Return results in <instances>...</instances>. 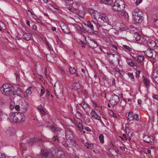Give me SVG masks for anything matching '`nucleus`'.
Listing matches in <instances>:
<instances>
[{
    "instance_id": "obj_1",
    "label": "nucleus",
    "mask_w": 158,
    "mask_h": 158,
    "mask_svg": "<svg viewBox=\"0 0 158 158\" xmlns=\"http://www.w3.org/2000/svg\"><path fill=\"white\" fill-rule=\"evenodd\" d=\"M134 21L137 23L142 22L143 20V12L138 9H135L132 13Z\"/></svg>"
},
{
    "instance_id": "obj_2",
    "label": "nucleus",
    "mask_w": 158,
    "mask_h": 158,
    "mask_svg": "<svg viewBox=\"0 0 158 158\" xmlns=\"http://www.w3.org/2000/svg\"><path fill=\"white\" fill-rule=\"evenodd\" d=\"M11 86L10 85L4 84L1 88V92L6 96L10 97V98L12 100L11 97L13 95V91L12 90Z\"/></svg>"
},
{
    "instance_id": "obj_3",
    "label": "nucleus",
    "mask_w": 158,
    "mask_h": 158,
    "mask_svg": "<svg viewBox=\"0 0 158 158\" xmlns=\"http://www.w3.org/2000/svg\"><path fill=\"white\" fill-rule=\"evenodd\" d=\"M53 149H45L41 152V158H52L54 156Z\"/></svg>"
},
{
    "instance_id": "obj_4",
    "label": "nucleus",
    "mask_w": 158,
    "mask_h": 158,
    "mask_svg": "<svg viewBox=\"0 0 158 158\" xmlns=\"http://www.w3.org/2000/svg\"><path fill=\"white\" fill-rule=\"evenodd\" d=\"M125 5L124 2L122 0H116L114 2L113 9L115 11H118L121 9H123Z\"/></svg>"
},
{
    "instance_id": "obj_5",
    "label": "nucleus",
    "mask_w": 158,
    "mask_h": 158,
    "mask_svg": "<svg viewBox=\"0 0 158 158\" xmlns=\"http://www.w3.org/2000/svg\"><path fill=\"white\" fill-rule=\"evenodd\" d=\"M65 137L66 139L70 142L74 140V136L73 131L69 128L65 129Z\"/></svg>"
},
{
    "instance_id": "obj_6",
    "label": "nucleus",
    "mask_w": 158,
    "mask_h": 158,
    "mask_svg": "<svg viewBox=\"0 0 158 158\" xmlns=\"http://www.w3.org/2000/svg\"><path fill=\"white\" fill-rule=\"evenodd\" d=\"M91 11V15L93 20L92 22L96 25L98 23L97 20L100 18L101 14L98 12L94 11L92 10Z\"/></svg>"
},
{
    "instance_id": "obj_7",
    "label": "nucleus",
    "mask_w": 158,
    "mask_h": 158,
    "mask_svg": "<svg viewBox=\"0 0 158 158\" xmlns=\"http://www.w3.org/2000/svg\"><path fill=\"white\" fill-rule=\"evenodd\" d=\"M119 101V97L117 95L114 94L111 95L109 102L111 105H114L118 104Z\"/></svg>"
},
{
    "instance_id": "obj_8",
    "label": "nucleus",
    "mask_w": 158,
    "mask_h": 158,
    "mask_svg": "<svg viewBox=\"0 0 158 158\" xmlns=\"http://www.w3.org/2000/svg\"><path fill=\"white\" fill-rule=\"evenodd\" d=\"M108 56L110 62L112 64H113L114 61H117L118 63L120 61L119 56L117 54H109Z\"/></svg>"
},
{
    "instance_id": "obj_9",
    "label": "nucleus",
    "mask_w": 158,
    "mask_h": 158,
    "mask_svg": "<svg viewBox=\"0 0 158 158\" xmlns=\"http://www.w3.org/2000/svg\"><path fill=\"white\" fill-rule=\"evenodd\" d=\"M37 142L39 143H41V144L40 145V146L43 145V141L42 139L34 138L33 139L30 138L27 140V144L30 145H32L35 142Z\"/></svg>"
},
{
    "instance_id": "obj_10",
    "label": "nucleus",
    "mask_w": 158,
    "mask_h": 158,
    "mask_svg": "<svg viewBox=\"0 0 158 158\" xmlns=\"http://www.w3.org/2000/svg\"><path fill=\"white\" fill-rule=\"evenodd\" d=\"M52 149H53L54 156L56 155V156L60 158H64L65 157V153L60 150H58L55 148H53Z\"/></svg>"
},
{
    "instance_id": "obj_11",
    "label": "nucleus",
    "mask_w": 158,
    "mask_h": 158,
    "mask_svg": "<svg viewBox=\"0 0 158 158\" xmlns=\"http://www.w3.org/2000/svg\"><path fill=\"white\" fill-rule=\"evenodd\" d=\"M153 136L148 135H145L143 137V140L146 143L152 144L154 143Z\"/></svg>"
},
{
    "instance_id": "obj_12",
    "label": "nucleus",
    "mask_w": 158,
    "mask_h": 158,
    "mask_svg": "<svg viewBox=\"0 0 158 158\" xmlns=\"http://www.w3.org/2000/svg\"><path fill=\"white\" fill-rule=\"evenodd\" d=\"M16 116L17 118V123L23 122L25 120V117L23 113L16 112Z\"/></svg>"
},
{
    "instance_id": "obj_13",
    "label": "nucleus",
    "mask_w": 158,
    "mask_h": 158,
    "mask_svg": "<svg viewBox=\"0 0 158 158\" xmlns=\"http://www.w3.org/2000/svg\"><path fill=\"white\" fill-rule=\"evenodd\" d=\"M86 41L88 44V45L92 48H95L98 46V44L95 40L93 39H90L89 42Z\"/></svg>"
},
{
    "instance_id": "obj_14",
    "label": "nucleus",
    "mask_w": 158,
    "mask_h": 158,
    "mask_svg": "<svg viewBox=\"0 0 158 158\" xmlns=\"http://www.w3.org/2000/svg\"><path fill=\"white\" fill-rule=\"evenodd\" d=\"M118 14L120 18H124L128 19V15L126 12L123 10V9H121L118 11Z\"/></svg>"
},
{
    "instance_id": "obj_15",
    "label": "nucleus",
    "mask_w": 158,
    "mask_h": 158,
    "mask_svg": "<svg viewBox=\"0 0 158 158\" xmlns=\"http://www.w3.org/2000/svg\"><path fill=\"white\" fill-rule=\"evenodd\" d=\"M14 94L17 95L18 96L22 98L25 97V95L23 94L21 90L19 88H18L16 91L14 92L13 91V95H12V99H14Z\"/></svg>"
},
{
    "instance_id": "obj_16",
    "label": "nucleus",
    "mask_w": 158,
    "mask_h": 158,
    "mask_svg": "<svg viewBox=\"0 0 158 158\" xmlns=\"http://www.w3.org/2000/svg\"><path fill=\"white\" fill-rule=\"evenodd\" d=\"M67 9L68 10V12L73 16H76L78 12L77 9L71 8L70 7H67Z\"/></svg>"
},
{
    "instance_id": "obj_17",
    "label": "nucleus",
    "mask_w": 158,
    "mask_h": 158,
    "mask_svg": "<svg viewBox=\"0 0 158 158\" xmlns=\"http://www.w3.org/2000/svg\"><path fill=\"white\" fill-rule=\"evenodd\" d=\"M152 19L154 26L158 27V14H154L152 16Z\"/></svg>"
},
{
    "instance_id": "obj_18",
    "label": "nucleus",
    "mask_w": 158,
    "mask_h": 158,
    "mask_svg": "<svg viewBox=\"0 0 158 158\" xmlns=\"http://www.w3.org/2000/svg\"><path fill=\"white\" fill-rule=\"evenodd\" d=\"M84 109V110L86 111H87V109L90 108V106L86 103L85 101H82V103L79 104Z\"/></svg>"
},
{
    "instance_id": "obj_19",
    "label": "nucleus",
    "mask_w": 158,
    "mask_h": 158,
    "mask_svg": "<svg viewBox=\"0 0 158 158\" xmlns=\"http://www.w3.org/2000/svg\"><path fill=\"white\" fill-rule=\"evenodd\" d=\"M10 118L11 122L17 123V118L16 116V112L12 113L10 115Z\"/></svg>"
},
{
    "instance_id": "obj_20",
    "label": "nucleus",
    "mask_w": 158,
    "mask_h": 158,
    "mask_svg": "<svg viewBox=\"0 0 158 158\" xmlns=\"http://www.w3.org/2000/svg\"><path fill=\"white\" fill-rule=\"evenodd\" d=\"M46 56L48 60L51 62H54L55 59L56 58L55 55L53 54H48Z\"/></svg>"
},
{
    "instance_id": "obj_21",
    "label": "nucleus",
    "mask_w": 158,
    "mask_h": 158,
    "mask_svg": "<svg viewBox=\"0 0 158 158\" xmlns=\"http://www.w3.org/2000/svg\"><path fill=\"white\" fill-rule=\"evenodd\" d=\"M29 107L28 103L25 101L22 102L21 109H23L25 111H27Z\"/></svg>"
},
{
    "instance_id": "obj_22",
    "label": "nucleus",
    "mask_w": 158,
    "mask_h": 158,
    "mask_svg": "<svg viewBox=\"0 0 158 158\" xmlns=\"http://www.w3.org/2000/svg\"><path fill=\"white\" fill-rule=\"evenodd\" d=\"M153 50L151 49H148L147 50L144 52V53L147 57L152 58L153 56Z\"/></svg>"
},
{
    "instance_id": "obj_23",
    "label": "nucleus",
    "mask_w": 158,
    "mask_h": 158,
    "mask_svg": "<svg viewBox=\"0 0 158 158\" xmlns=\"http://www.w3.org/2000/svg\"><path fill=\"white\" fill-rule=\"evenodd\" d=\"M73 87L74 89H79L82 86V85L79 82L74 83L73 84Z\"/></svg>"
},
{
    "instance_id": "obj_24",
    "label": "nucleus",
    "mask_w": 158,
    "mask_h": 158,
    "mask_svg": "<svg viewBox=\"0 0 158 158\" xmlns=\"http://www.w3.org/2000/svg\"><path fill=\"white\" fill-rule=\"evenodd\" d=\"M62 31L64 33H69L70 32L69 27L65 25H64L61 27Z\"/></svg>"
},
{
    "instance_id": "obj_25",
    "label": "nucleus",
    "mask_w": 158,
    "mask_h": 158,
    "mask_svg": "<svg viewBox=\"0 0 158 158\" xmlns=\"http://www.w3.org/2000/svg\"><path fill=\"white\" fill-rule=\"evenodd\" d=\"M31 36V35L29 32L25 33L23 36V38L26 40H30Z\"/></svg>"
},
{
    "instance_id": "obj_26",
    "label": "nucleus",
    "mask_w": 158,
    "mask_h": 158,
    "mask_svg": "<svg viewBox=\"0 0 158 158\" xmlns=\"http://www.w3.org/2000/svg\"><path fill=\"white\" fill-rule=\"evenodd\" d=\"M50 129L53 132H60L61 131V129L56 127L52 126V127H50Z\"/></svg>"
},
{
    "instance_id": "obj_27",
    "label": "nucleus",
    "mask_w": 158,
    "mask_h": 158,
    "mask_svg": "<svg viewBox=\"0 0 158 158\" xmlns=\"http://www.w3.org/2000/svg\"><path fill=\"white\" fill-rule=\"evenodd\" d=\"M143 83L146 85L147 87H148L150 85V81L149 79L146 78L144 76H143Z\"/></svg>"
},
{
    "instance_id": "obj_28",
    "label": "nucleus",
    "mask_w": 158,
    "mask_h": 158,
    "mask_svg": "<svg viewBox=\"0 0 158 158\" xmlns=\"http://www.w3.org/2000/svg\"><path fill=\"white\" fill-rule=\"evenodd\" d=\"M99 19L106 23H107L108 22V19L107 17L105 14H101Z\"/></svg>"
},
{
    "instance_id": "obj_29",
    "label": "nucleus",
    "mask_w": 158,
    "mask_h": 158,
    "mask_svg": "<svg viewBox=\"0 0 158 158\" xmlns=\"http://www.w3.org/2000/svg\"><path fill=\"white\" fill-rule=\"evenodd\" d=\"M148 43V45L150 47L153 48L155 47L156 46H157L155 41L153 40L149 41Z\"/></svg>"
},
{
    "instance_id": "obj_30",
    "label": "nucleus",
    "mask_w": 158,
    "mask_h": 158,
    "mask_svg": "<svg viewBox=\"0 0 158 158\" xmlns=\"http://www.w3.org/2000/svg\"><path fill=\"white\" fill-rule=\"evenodd\" d=\"M134 114L132 112H130L129 113L128 116V120L129 121H132L133 120Z\"/></svg>"
},
{
    "instance_id": "obj_31",
    "label": "nucleus",
    "mask_w": 158,
    "mask_h": 158,
    "mask_svg": "<svg viewBox=\"0 0 158 158\" xmlns=\"http://www.w3.org/2000/svg\"><path fill=\"white\" fill-rule=\"evenodd\" d=\"M93 23L92 22V23L89 21H88L87 23V25L88 27L91 29V30L92 31V32L94 31V27Z\"/></svg>"
},
{
    "instance_id": "obj_32",
    "label": "nucleus",
    "mask_w": 158,
    "mask_h": 158,
    "mask_svg": "<svg viewBox=\"0 0 158 158\" xmlns=\"http://www.w3.org/2000/svg\"><path fill=\"white\" fill-rule=\"evenodd\" d=\"M7 133L10 135H12L15 133V131L13 127L10 128L7 131Z\"/></svg>"
},
{
    "instance_id": "obj_33",
    "label": "nucleus",
    "mask_w": 158,
    "mask_h": 158,
    "mask_svg": "<svg viewBox=\"0 0 158 158\" xmlns=\"http://www.w3.org/2000/svg\"><path fill=\"white\" fill-rule=\"evenodd\" d=\"M5 30L6 29V27L5 25L2 21H0V31H2V29Z\"/></svg>"
},
{
    "instance_id": "obj_34",
    "label": "nucleus",
    "mask_w": 158,
    "mask_h": 158,
    "mask_svg": "<svg viewBox=\"0 0 158 158\" xmlns=\"http://www.w3.org/2000/svg\"><path fill=\"white\" fill-rule=\"evenodd\" d=\"M158 75H156L155 74V73L152 75V77L153 78L154 80L156 83H158Z\"/></svg>"
},
{
    "instance_id": "obj_35",
    "label": "nucleus",
    "mask_w": 158,
    "mask_h": 158,
    "mask_svg": "<svg viewBox=\"0 0 158 158\" xmlns=\"http://www.w3.org/2000/svg\"><path fill=\"white\" fill-rule=\"evenodd\" d=\"M32 88V87H29L26 90V93L28 95H30L32 93L31 89Z\"/></svg>"
},
{
    "instance_id": "obj_36",
    "label": "nucleus",
    "mask_w": 158,
    "mask_h": 158,
    "mask_svg": "<svg viewBox=\"0 0 158 158\" xmlns=\"http://www.w3.org/2000/svg\"><path fill=\"white\" fill-rule=\"evenodd\" d=\"M78 129L81 132L83 131V128L82 123L81 122H79L77 124Z\"/></svg>"
},
{
    "instance_id": "obj_37",
    "label": "nucleus",
    "mask_w": 158,
    "mask_h": 158,
    "mask_svg": "<svg viewBox=\"0 0 158 158\" xmlns=\"http://www.w3.org/2000/svg\"><path fill=\"white\" fill-rule=\"evenodd\" d=\"M102 2L104 3L107 5H110L112 3V0H103Z\"/></svg>"
},
{
    "instance_id": "obj_38",
    "label": "nucleus",
    "mask_w": 158,
    "mask_h": 158,
    "mask_svg": "<svg viewBox=\"0 0 158 158\" xmlns=\"http://www.w3.org/2000/svg\"><path fill=\"white\" fill-rule=\"evenodd\" d=\"M69 71L70 73L72 74H74L76 72V70L74 67H70L69 68Z\"/></svg>"
},
{
    "instance_id": "obj_39",
    "label": "nucleus",
    "mask_w": 158,
    "mask_h": 158,
    "mask_svg": "<svg viewBox=\"0 0 158 158\" xmlns=\"http://www.w3.org/2000/svg\"><path fill=\"white\" fill-rule=\"evenodd\" d=\"M99 138L101 143H103L104 142V137L103 134H101L99 136Z\"/></svg>"
},
{
    "instance_id": "obj_40",
    "label": "nucleus",
    "mask_w": 158,
    "mask_h": 158,
    "mask_svg": "<svg viewBox=\"0 0 158 158\" xmlns=\"http://www.w3.org/2000/svg\"><path fill=\"white\" fill-rule=\"evenodd\" d=\"M144 59V57L143 56H139L137 57V61L139 62H141Z\"/></svg>"
},
{
    "instance_id": "obj_41",
    "label": "nucleus",
    "mask_w": 158,
    "mask_h": 158,
    "mask_svg": "<svg viewBox=\"0 0 158 158\" xmlns=\"http://www.w3.org/2000/svg\"><path fill=\"white\" fill-rule=\"evenodd\" d=\"M109 113L114 118H116V114L114 113L112 110H110L109 111Z\"/></svg>"
},
{
    "instance_id": "obj_42",
    "label": "nucleus",
    "mask_w": 158,
    "mask_h": 158,
    "mask_svg": "<svg viewBox=\"0 0 158 158\" xmlns=\"http://www.w3.org/2000/svg\"><path fill=\"white\" fill-rule=\"evenodd\" d=\"M79 44L81 45L82 48H85L86 46V44L82 40H80L79 42Z\"/></svg>"
},
{
    "instance_id": "obj_43",
    "label": "nucleus",
    "mask_w": 158,
    "mask_h": 158,
    "mask_svg": "<svg viewBox=\"0 0 158 158\" xmlns=\"http://www.w3.org/2000/svg\"><path fill=\"white\" fill-rule=\"evenodd\" d=\"M73 26L75 28H76L77 30H81V29H82V28L77 24H74L73 25Z\"/></svg>"
},
{
    "instance_id": "obj_44",
    "label": "nucleus",
    "mask_w": 158,
    "mask_h": 158,
    "mask_svg": "<svg viewBox=\"0 0 158 158\" xmlns=\"http://www.w3.org/2000/svg\"><path fill=\"white\" fill-rule=\"evenodd\" d=\"M45 92V90L44 88L43 87H42V89L41 90L40 96L41 97L42 96Z\"/></svg>"
},
{
    "instance_id": "obj_45",
    "label": "nucleus",
    "mask_w": 158,
    "mask_h": 158,
    "mask_svg": "<svg viewBox=\"0 0 158 158\" xmlns=\"http://www.w3.org/2000/svg\"><path fill=\"white\" fill-rule=\"evenodd\" d=\"M72 7L71 8H73L74 9H77V8H78V6L77 5V4L75 3H73L72 4Z\"/></svg>"
},
{
    "instance_id": "obj_46",
    "label": "nucleus",
    "mask_w": 158,
    "mask_h": 158,
    "mask_svg": "<svg viewBox=\"0 0 158 158\" xmlns=\"http://www.w3.org/2000/svg\"><path fill=\"white\" fill-rule=\"evenodd\" d=\"M20 146L22 148L24 149V150H26L27 149V148L24 147L25 146L27 145V144L24 143H21L20 144Z\"/></svg>"
},
{
    "instance_id": "obj_47",
    "label": "nucleus",
    "mask_w": 158,
    "mask_h": 158,
    "mask_svg": "<svg viewBox=\"0 0 158 158\" xmlns=\"http://www.w3.org/2000/svg\"><path fill=\"white\" fill-rule=\"evenodd\" d=\"M123 47L124 48L127 49L129 51H130L132 50V48L127 45H123Z\"/></svg>"
},
{
    "instance_id": "obj_48",
    "label": "nucleus",
    "mask_w": 158,
    "mask_h": 158,
    "mask_svg": "<svg viewBox=\"0 0 158 158\" xmlns=\"http://www.w3.org/2000/svg\"><path fill=\"white\" fill-rule=\"evenodd\" d=\"M115 70L117 72H119V73L122 76H123L124 74V72L123 71L120 70L117 68L115 69Z\"/></svg>"
},
{
    "instance_id": "obj_49",
    "label": "nucleus",
    "mask_w": 158,
    "mask_h": 158,
    "mask_svg": "<svg viewBox=\"0 0 158 158\" xmlns=\"http://www.w3.org/2000/svg\"><path fill=\"white\" fill-rule=\"evenodd\" d=\"M128 75L129 78L132 80V81L134 80V78L133 76V75L132 73H128Z\"/></svg>"
},
{
    "instance_id": "obj_50",
    "label": "nucleus",
    "mask_w": 158,
    "mask_h": 158,
    "mask_svg": "<svg viewBox=\"0 0 158 158\" xmlns=\"http://www.w3.org/2000/svg\"><path fill=\"white\" fill-rule=\"evenodd\" d=\"M154 139L156 142L158 143V133L156 134L154 136L153 139Z\"/></svg>"
},
{
    "instance_id": "obj_51",
    "label": "nucleus",
    "mask_w": 158,
    "mask_h": 158,
    "mask_svg": "<svg viewBox=\"0 0 158 158\" xmlns=\"http://www.w3.org/2000/svg\"><path fill=\"white\" fill-rule=\"evenodd\" d=\"M127 64L131 66H134L135 65L134 63L131 60H129V61L127 63Z\"/></svg>"
},
{
    "instance_id": "obj_52",
    "label": "nucleus",
    "mask_w": 158,
    "mask_h": 158,
    "mask_svg": "<svg viewBox=\"0 0 158 158\" xmlns=\"http://www.w3.org/2000/svg\"><path fill=\"white\" fill-rule=\"evenodd\" d=\"M135 119L136 121H138L139 120L138 115L136 114H135V115H134L133 119Z\"/></svg>"
},
{
    "instance_id": "obj_53",
    "label": "nucleus",
    "mask_w": 158,
    "mask_h": 158,
    "mask_svg": "<svg viewBox=\"0 0 158 158\" xmlns=\"http://www.w3.org/2000/svg\"><path fill=\"white\" fill-rule=\"evenodd\" d=\"M52 141L54 142H56V141H58V138L57 136H54V137L52 138L51 141Z\"/></svg>"
},
{
    "instance_id": "obj_54",
    "label": "nucleus",
    "mask_w": 158,
    "mask_h": 158,
    "mask_svg": "<svg viewBox=\"0 0 158 158\" xmlns=\"http://www.w3.org/2000/svg\"><path fill=\"white\" fill-rule=\"evenodd\" d=\"M57 42L58 44L59 45V46L60 47H61L62 46V43L61 41L59 39H58L57 40Z\"/></svg>"
},
{
    "instance_id": "obj_55",
    "label": "nucleus",
    "mask_w": 158,
    "mask_h": 158,
    "mask_svg": "<svg viewBox=\"0 0 158 158\" xmlns=\"http://www.w3.org/2000/svg\"><path fill=\"white\" fill-rule=\"evenodd\" d=\"M62 143L63 145L65 147H67L68 146V144L66 141H62Z\"/></svg>"
},
{
    "instance_id": "obj_56",
    "label": "nucleus",
    "mask_w": 158,
    "mask_h": 158,
    "mask_svg": "<svg viewBox=\"0 0 158 158\" xmlns=\"http://www.w3.org/2000/svg\"><path fill=\"white\" fill-rule=\"evenodd\" d=\"M47 45L49 49L50 50L53 51V49L51 45L50 44H49L48 43H47Z\"/></svg>"
},
{
    "instance_id": "obj_57",
    "label": "nucleus",
    "mask_w": 158,
    "mask_h": 158,
    "mask_svg": "<svg viewBox=\"0 0 158 158\" xmlns=\"http://www.w3.org/2000/svg\"><path fill=\"white\" fill-rule=\"evenodd\" d=\"M140 71L139 70H137L136 72V76L137 77H139L140 74Z\"/></svg>"
},
{
    "instance_id": "obj_58",
    "label": "nucleus",
    "mask_w": 158,
    "mask_h": 158,
    "mask_svg": "<svg viewBox=\"0 0 158 158\" xmlns=\"http://www.w3.org/2000/svg\"><path fill=\"white\" fill-rule=\"evenodd\" d=\"M152 97L153 98L158 100V95L156 94H153L152 95Z\"/></svg>"
},
{
    "instance_id": "obj_59",
    "label": "nucleus",
    "mask_w": 158,
    "mask_h": 158,
    "mask_svg": "<svg viewBox=\"0 0 158 158\" xmlns=\"http://www.w3.org/2000/svg\"><path fill=\"white\" fill-rule=\"evenodd\" d=\"M20 107L19 105H16L15 106V108L16 109V110L17 111H19V110Z\"/></svg>"
},
{
    "instance_id": "obj_60",
    "label": "nucleus",
    "mask_w": 158,
    "mask_h": 158,
    "mask_svg": "<svg viewBox=\"0 0 158 158\" xmlns=\"http://www.w3.org/2000/svg\"><path fill=\"white\" fill-rule=\"evenodd\" d=\"M38 109L39 111L43 109V106L41 105H40L38 106Z\"/></svg>"
},
{
    "instance_id": "obj_61",
    "label": "nucleus",
    "mask_w": 158,
    "mask_h": 158,
    "mask_svg": "<svg viewBox=\"0 0 158 158\" xmlns=\"http://www.w3.org/2000/svg\"><path fill=\"white\" fill-rule=\"evenodd\" d=\"M6 156L4 154L0 153V158H6Z\"/></svg>"
},
{
    "instance_id": "obj_62",
    "label": "nucleus",
    "mask_w": 158,
    "mask_h": 158,
    "mask_svg": "<svg viewBox=\"0 0 158 158\" xmlns=\"http://www.w3.org/2000/svg\"><path fill=\"white\" fill-rule=\"evenodd\" d=\"M41 114L42 115H44L45 114V112L44 109L39 111Z\"/></svg>"
},
{
    "instance_id": "obj_63",
    "label": "nucleus",
    "mask_w": 158,
    "mask_h": 158,
    "mask_svg": "<svg viewBox=\"0 0 158 158\" xmlns=\"http://www.w3.org/2000/svg\"><path fill=\"white\" fill-rule=\"evenodd\" d=\"M142 0H136V4L137 5H138L139 3H140Z\"/></svg>"
},
{
    "instance_id": "obj_64",
    "label": "nucleus",
    "mask_w": 158,
    "mask_h": 158,
    "mask_svg": "<svg viewBox=\"0 0 158 158\" xmlns=\"http://www.w3.org/2000/svg\"><path fill=\"white\" fill-rule=\"evenodd\" d=\"M95 114H96V112H95V111L93 110V111H92L90 113V115L92 117V116H93L94 115H95Z\"/></svg>"
}]
</instances>
